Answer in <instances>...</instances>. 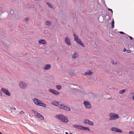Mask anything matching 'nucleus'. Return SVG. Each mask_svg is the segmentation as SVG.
Returning <instances> with one entry per match:
<instances>
[{
    "mask_svg": "<svg viewBox=\"0 0 134 134\" xmlns=\"http://www.w3.org/2000/svg\"><path fill=\"white\" fill-rule=\"evenodd\" d=\"M77 57V56H76V53H75L72 55V58L73 59H74L76 58Z\"/></svg>",
    "mask_w": 134,
    "mask_h": 134,
    "instance_id": "nucleus-23",
    "label": "nucleus"
},
{
    "mask_svg": "<svg viewBox=\"0 0 134 134\" xmlns=\"http://www.w3.org/2000/svg\"><path fill=\"white\" fill-rule=\"evenodd\" d=\"M73 127L76 129L81 130L82 126L80 125H74Z\"/></svg>",
    "mask_w": 134,
    "mask_h": 134,
    "instance_id": "nucleus-13",
    "label": "nucleus"
},
{
    "mask_svg": "<svg viewBox=\"0 0 134 134\" xmlns=\"http://www.w3.org/2000/svg\"><path fill=\"white\" fill-rule=\"evenodd\" d=\"M51 68V66L49 64H47L45 65L44 69L45 70H48Z\"/></svg>",
    "mask_w": 134,
    "mask_h": 134,
    "instance_id": "nucleus-15",
    "label": "nucleus"
},
{
    "mask_svg": "<svg viewBox=\"0 0 134 134\" xmlns=\"http://www.w3.org/2000/svg\"><path fill=\"white\" fill-rule=\"evenodd\" d=\"M33 100L34 103L36 105L44 107H46V105L45 104L43 103L41 101L38 100L36 98H33Z\"/></svg>",
    "mask_w": 134,
    "mask_h": 134,
    "instance_id": "nucleus-1",
    "label": "nucleus"
},
{
    "mask_svg": "<svg viewBox=\"0 0 134 134\" xmlns=\"http://www.w3.org/2000/svg\"><path fill=\"white\" fill-rule=\"evenodd\" d=\"M0 119V120H1V121H3L2 120V119Z\"/></svg>",
    "mask_w": 134,
    "mask_h": 134,
    "instance_id": "nucleus-47",
    "label": "nucleus"
},
{
    "mask_svg": "<svg viewBox=\"0 0 134 134\" xmlns=\"http://www.w3.org/2000/svg\"><path fill=\"white\" fill-rule=\"evenodd\" d=\"M125 117V116H123V117Z\"/></svg>",
    "mask_w": 134,
    "mask_h": 134,
    "instance_id": "nucleus-48",
    "label": "nucleus"
},
{
    "mask_svg": "<svg viewBox=\"0 0 134 134\" xmlns=\"http://www.w3.org/2000/svg\"><path fill=\"white\" fill-rule=\"evenodd\" d=\"M52 23V22L49 20L47 21L45 23V24L47 26H49Z\"/></svg>",
    "mask_w": 134,
    "mask_h": 134,
    "instance_id": "nucleus-18",
    "label": "nucleus"
},
{
    "mask_svg": "<svg viewBox=\"0 0 134 134\" xmlns=\"http://www.w3.org/2000/svg\"><path fill=\"white\" fill-rule=\"evenodd\" d=\"M74 73L73 72H69V74L71 75H73Z\"/></svg>",
    "mask_w": 134,
    "mask_h": 134,
    "instance_id": "nucleus-31",
    "label": "nucleus"
},
{
    "mask_svg": "<svg viewBox=\"0 0 134 134\" xmlns=\"http://www.w3.org/2000/svg\"><path fill=\"white\" fill-rule=\"evenodd\" d=\"M83 104L86 108L90 109L91 108V105L90 103L89 102L85 101L84 102Z\"/></svg>",
    "mask_w": 134,
    "mask_h": 134,
    "instance_id": "nucleus-4",
    "label": "nucleus"
},
{
    "mask_svg": "<svg viewBox=\"0 0 134 134\" xmlns=\"http://www.w3.org/2000/svg\"><path fill=\"white\" fill-rule=\"evenodd\" d=\"M41 119L42 120H43L44 119V118H41Z\"/></svg>",
    "mask_w": 134,
    "mask_h": 134,
    "instance_id": "nucleus-42",
    "label": "nucleus"
},
{
    "mask_svg": "<svg viewBox=\"0 0 134 134\" xmlns=\"http://www.w3.org/2000/svg\"><path fill=\"white\" fill-rule=\"evenodd\" d=\"M20 114L21 115H23V116L25 117V116L23 115V114H24V115H25V114L24 113L23 111H21L20 113Z\"/></svg>",
    "mask_w": 134,
    "mask_h": 134,
    "instance_id": "nucleus-26",
    "label": "nucleus"
},
{
    "mask_svg": "<svg viewBox=\"0 0 134 134\" xmlns=\"http://www.w3.org/2000/svg\"><path fill=\"white\" fill-rule=\"evenodd\" d=\"M109 116L110 117H119L118 114L112 113H110Z\"/></svg>",
    "mask_w": 134,
    "mask_h": 134,
    "instance_id": "nucleus-12",
    "label": "nucleus"
},
{
    "mask_svg": "<svg viewBox=\"0 0 134 134\" xmlns=\"http://www.w3.org/2000/svg\"><path fill=\"white\" fill-rule=\"evenodd\" d=\"M73 36L74 37V40L75 41L82 46L83 47H84L83 44L82 43L80 39L76 35V34H73Z\"/></svg>",
    "mask_w": 134,
    "mask_h": 134,
    "instance_id": "nucleus-2",
    "label": "nucleus"
},
{
    "mask_svg": "<svg viewBox=\"0 0 134 134\" xmlns=\"http://www.w3.org/2000/svg\"><path fill=\"white\" fill-rule=\"evenodd\" d=\"M114 20H113L111 22V26L112 28H113L114 27Z\"/></svg>",
    "mask_w": 134,
    "mask_h": 134,
    "instance_id": "nucleus-25",
    "label": "nucleus"
},
{
    "mask_svg": "<svg viewBox=\"0 0 134 134\" xmlns=\"http://www.w3.org/2000/svg\"><path fill=\"white\" fill-rule=\"evenodd\" d=\"M35 115L36 116V117H43V116L41 114L38 113L36 111H34Z\"/></svg>",
    "mask_w": 134,
    "mask_h": 134,
    "instance_id": "nucleus-14",
    "label": "nucleus"
},
{
    "mask_svg": "<svg viewBox=\"0 0 134 134\" xmlns=\"http://www.w3.org/2000/svg\"><path fill=\"white\" fill-rule=\"evenodd\" d=\"M132 99L133 100H134V95L133 96Z\"/></svg>",
    "mask_w": 134,
    "mask_h": 134,
    "instance_id": "nucleus-40",
    "label": "nucleus"
},
{
    "mask_svg": "<svg viewBox=\"0 0 134 134\" xmlns=\"http://www.w3.org/2000/svg\"><path fill=\"white\" fill-rule=\"evenodd\" d=\"M0 134H2V133L0 132Z\"/></svg>",
    "mask_w": 134,
    "mask_h": 134,
    "instance_id": "nucleus-45",
    "label": "nucleus"
},
{
    "mask_svg": "<svg viewBox=\"0 0 134 134\" xmlns=\"http://www.w3.org/2000/svg\"><path fill=\"white\" fill-rule=\"evenodd\" d=\"M59 120L63 122L67 123L68 120L66 118H58Z\"/></svg>",
    "mask_w": 134,
    "mask_h": 134,
    "instance_id": "nucleus-10",
    "label": "nucleus"
},
{
    "mask_svg": "<svg viewBox=\"0 0 134 134\" xmlns=\"http://www.w3.org/2000/svg\"><path fill=\"white\" fill-rule=\"evenodd\" d=\"M19 86L22 89H25L27 87V85L24 82H21L20 83Z\"/></svg>",
    "mask_w": 134,
    "mask_h": 134,
    "instance_id": "nucleus-5",
    "label": "nucleus"
},
{
    "mask_svg": "<svg viewBox=\"0 0 134 134\" xmlns=\"http://www.w3.org/2000/svg\"><path fill=\"white\" fill-rule=\"evenodd\" d=\"M51 104L54 105L56 106H58L59 105V103L58 102L56 101H54Z\"/></svg>",
    "mask_w": 134,
    "mask_h": 134,
    "instance_id": "nucleus-16",
    "label": "nucleus"
},
{
    "mask_svg": "<svg viewBox=\"0 0 134 134\" xmlns=\"http://www.w3.org/2000/svg\"><path fill=\"white\" fill-rule=\"evenodd\" d=\"M126 50H127L125 48H124L123 49V51L124 52H125L126 51Z\"/></svg>",
    "mask_w": 134,
    "mask_h": 134,
    "instance_id": "nucleus-39",
    "label": "nucleus"
},
{
    "mask_svg": "<svg viewBox=\"0 0 134 134\" xmlns=\"http://www.w3.org/2000/svg\"><path fill=\"white\" fill-rule=\"evenodd\" d=\"M125 91V90H121L119 92V93L120 94H121L124 93Z\"/></svg>",
    "mask_w": 134,
    "mask_h": 134,
    "instance_id": "nucleus-24",
    "label": "nucleus"
},
{
    "mask_svg": "<svg viewBox=\"0 0 134 134\" xmlns=\"http://www.w3.org/2000/svg\"><path fill=\"white\" fill-rule=\"evenodd\" d=\"M65 133H66V134H68V132H65Z\"/></svg>",
    "mask_w": 134,
    "mask_h": 134,
    "instance_id": "nucleus-44",
    "label": "nucleus"
},
{
    "mask_svg": "<svg viewBox=\"0 0 134 134\" xmlns=\"http://www.w3.org/2000/svg\"><path fill=\"white\" fill-rule=\"evenodd\" d=\"M59 108L60 109L66 110L67 111H70V108L69 107H67L64 105H63L61 104H60L59 105Z\"/></svg>",
    "mask_w": 134,
    "mask_h": 134,
    "instance_id": "nucleus-3",
    "label": "nucleus"
},
{
    "mask_svg": "<svg viewBox=\"0 0 134 134\" xmlns=\"http://www.w3.org/2000/svg\"><path fill=\"white\" fill-rule=\"evenodd\" d=\"M57 88L59 90L61 89V86L60 85H57L56 86Z\"/></svg>",
    "mask_w": 134,
    "mask_h": 134,
    "instance_id": "nucleus-27",
    "label": "nucleus"
},
{
    "mask_svg": "<svg viewBox=\"0 0 134 134\" xmlns=\"http://www.w3.org/2000/svg\"><path fill=\"white\" fill-rule=\"evenodd\" d=\"M84 123L87 124L92 125H93V123L88 120L85 119L83 121Z\"/></svg>",
    "mask_w": 134,
    "mask_h": 134,
    "instance_id": "nucleus-9",
    "label": "nucleus"
},
{
    "mask_svg": "<svg viewBox=\"0 0 134 134\" xmlns=\"http://www.w3.org/2000/svg\"><path fill=\"white\" fill-rule=\"evenodd\" d=\"M129 134H134V132L133 131H130L129 132Z\"/></svg>",
    "mask_w": 134,
    "mask_h": 134,
    "instance_id": "nucleus-29",
    "label": "nucleus"
},
{
    "mask_svg": "<svg viewBox=\"0 0 134 134\" xmlns=\"http://www.w3.org/2000/svg\"><path fill=\"white\" fill-rule=\"evenodd\" d=\"M108 10H110V11H111L112 13H113V11L111 9H110V8H108Z\"/></svg>",
    "mask_w": 134,
    "mask_h": 134,
    "instance_id": "nucleus-35",
    "label": "nucleus"
},
{
    "mask_svg": "<svg viewBox=\"0 0 134 134\" xmlns=\"http://www.w3.org/2000/svg\"><path fill=\"white\" fill-rule=\"evenodd\" d=\"M126 51L128 53H130L131 52L130 50H127Z\"/></svg>",
    "mask_w": 134,
    "mask_h": 134,
    "instance_id": "nucleus-34",
    "label": "nucleus"
},
{
    "mask_svg": "<svg viewBox=\"0 0 134 134\" xmlns=\"http://www.w3.org/2000/svg\"><path fill=\"white\" fill-rule=\"evenodd\" d=\"M65 42L69 45H71V43L69 39L68 38V37H66L65 39Z\"/></svg>",
    "mask_w": 134,
    "mask_h": 134,
    "instance_id": "nucleus-11",
    "label": "nucleus"
},
{
    "mask_svg": "<svg viewBox=\"0 0 134 134\" xmlns=\"http://www.w3.org/2000/svg\"><path fill=\"white\" fill-rule=\"evenodd\" d=\"M111 130L113 131H115L119 133H122V131L121 130L116 127H113L111 128Z\"/></svg>",
    "mask_w": 134,
    "mask_h": 134,
    "instance_id": "nucleus-8",
    "label": "nucleus"
},
{
    "mask_svg": "<svg viewBox=\"0 0 134 134\" xmlns=\"http://www.w3.org/2000/svg\"><path fill=\"white\" fill-rule=\"evenodd\" d=\"M47 5L48 6L50 7V8H53V7L52 5H51V4L49 3H46Z\"/></svg>",
    "mask_w": 134,
    "mask_h": 134,
    "instance_id": "nucleus-22",
    "label": "nucleus"
},
{
    "mask_svg": "<svg viewBox=\"0 0 134 134\" xmlns=\"http://www.w3.org/2000/svg\"><path fill=\"white\" fill-rule=\"evenodd\" d=\"M118 118H110L109 120H113L116 119Z\"/></svg>",
    "mask_w": 134,
    "mask_h": 134,
    "instance_id": "nucleus-28",
    "label": "nucleus"
},
{
    "mask_svg": "<svg viewBox=\"0 0 134 134\" xmlns=\"http://www.w3.org/2000/svg\"><path fill=\"white\" fill-rule=\"evenodd\" d=\"M112 63H113V64H114V62H113V60H111V61Z\"/></svg>",
    "mask_w": 134,
    "mask_h": 134,
    "instance_id": "nucleus-41",
    "label": "nucleus"
},
{
    "mask_svg": "<svg viewBox=\"0 0 134 134\" xmlns=\"http://www.w3.org/2000/svg\"><path fill=\"white\" fill-rule=\"evenodd\" d=\"M29 19L28 17H26L25 19V20L26 21H28V20H29Z\"/></svg>",
    "mask_w": 134,
    "mask_h": 134,
    "instance_id": "nucleus-36",
    "label": "nucleus"
},
{
    "mask_svg": "<svg viewBox=\"0 0 134 134\" xmlns=\"http://www.w3.org/2000/svg\"><path fill=\"white\" fill-rule=\"evenodd\" d=\"M119 33H120V34H124V33L122 31H120L119 32Z\"/></svg>",
    "mask_w": 134,
    "mask_h": 134,
    "instance_id": "nucleus-38",
    "label": "nucleus"
},
{
    "mask_svg": "<svg viewBox=\"0 0 134 134\" xmlns=\"http://www.w3.org/2000/svg\"><path fill=\"white\" fill-rule=\"evenodd\" d=\"M55 117H65L64 116L61 115H57L55 116Z\"/></svg>",
    "mask_w": 134,
    "mask_h": 134,
    "instance_id": "nucleus-21",
    "label": "nucleus"
},
{
    "mask_svg": "<svg viewBox=\"0 0 134 134\" xmlns=\"http://www.w3.org/2000/svg\"><path fill=\"white\" fill-rule=\"evenodd\" d=\"M129 38L131 39V40H133V38L131 36H129Z\"/></svg>",
    "mask_w": 134,
    "mask_h": 134,
    "instance_id": "nucleus-37",
    "label": "nucleus"
},
{
    "mask_svg": "<svg viewBox=\"0 0 134 134\" xmlns=\"http://www.w3.org/2000/svg\"><path fill=\"white\" fill-rule=\"evenodd\" d=\"M1 90L3 92L8 96H10V93L7 89L3 88H2Z\"/></svg>",
    "mask_w": 134,
    "mask_h": 134,
    "instance_id": "nucleus-6",
    "label": "nucleus"
},
{
    "mask_svg": "<svg viewBox=\"0 0 134 134\" xmlns=\"http://www.w3.org/2000/svg\"><path fill=\"white\" fill-rule=\"evenodd\" d=\"M38 42L42 44H45L46 43L45 41L43 40H41L38 41Z\"/></svg>",
    "mask_w": 134,
    "mask_h": 134,
    "instance_id": "nucleus-17",
    "label": "nucleus"
},
{
    "mask_svg": "<svg viewBox=\"0 0 134 134\" xmlns=\"http://www.w3.org/2000/svg\"><path fill=\"white\" fill-rule=\"evenodd\" d=\"M131 94H133V93L132 92V93H131Z\"/></svg>",
    "mask_w": 134,
    "mask_h": 134,
    "instance_id": "nucleus-46",
    "label": "nucleus"
},
{
    "mask_svg": "<svg viewBox=\"0 0 134 134\" xmlns=\"http://www.w3.org/2000/svg\"><path fill=\"white\" fill-rule=\"evenodd\" d=\"M92 73V72L91 71H87V72H85L84 73V75H91Z\"/></svg>",
    "mask_w": 134,
    "mask_h": 134,
    "instance_id": "nucleus-20",
    "label": "nucleus"
},
{
    "mask_svg": "<svg viewBox=\"0 0 134 134\" xmlns=\"http://www.w3.org/2000/svg\"><path fill=\"white\" fill-rule=\"evenodd\" d=\"M118 74L119 75H121L122 73H121V71H118Z\"/></svg>",
    "mask_w": 134,
    "mask_h": 134,
    "instance_id": "nucleus-30",
    "label": "nucleus"
},
{
    "mask_svg": "<svg viewBox=\"0 0 134 134\" xmlns=\"http://www.w3.org/2000/svg\"><path fill=\"white\" fill-rule=\"evenodd\" d=\"M49 91L51 93H53L55 95H58L59 94V92L54 89H49Z\"/></svg>",
    "mask_w": 134,
    "mask_h": 134,
    "instance_id": "nucleus-7",
    "label": "nucleus"
},
{
    "mask_svg": "<svg viewBox=\"0 0 134 134\" xmlns=\"http://www.w3.org/2000/svg\"><path fill=\"white\" fill-rule=\"evenodd\" d=\"M0 95H1L2 96V93H0Z\"/></svg>",
    "mask_w": 134,
    "mask_h": 134,
    "instance_id": "nucleus-43",
    "label": "nucleus"
},
{
    "mask_svg": "<svg viewBox=\"0 0 134 134\" xmlns=\"http://www.w3.org/2000/svg\"><path fill=\"white\" fill-rule=\"evenodd\" d=\"M82 130H87L90 131V129L88 127H85L82 126Z\"/></svg>",
    "mask_w": 134,
    "mask_h": 134,
    "instance_id": "nucleus-19",
    "label": "nucleus"
},
{
    "mask_svg": "<svg viewBox=\"0 0 134 134\" xmlns=\"http://www.w3.org/2000/svg\"><path fill=\"white\" fill-rule=\"evenodd\" d=\"M10 108L12 109V110H16V108L14 107H12Z\"/></svg>",
    "mask_w": 134,
    "mask_h": 134,
    "instance_id": "nucleus-32",
    "label": "nucleus"
},
{
    "mask_svg": "<svg viewBox=\"0 0 134 134\" xmlns=\"http://www.w3.org/2000/svg\"><path fill=\"white\" fill-rule=\"evenodd\" d=\"M10 13L11 14L13 15L14 13V12L13 10H11L10 11Z\"/></svg>",
    "mask_w": 134,
    "mask_h": 134,
    "instance_id": "nucleus-33",
    "label": "nucleus"
}]
</instances>
